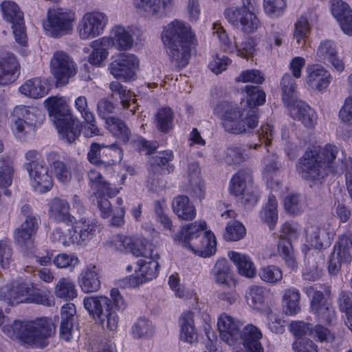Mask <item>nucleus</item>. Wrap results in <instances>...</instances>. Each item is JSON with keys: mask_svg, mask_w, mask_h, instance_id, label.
<instances>
[{"mask_svg": "<svg viewBox=\"0 0 352 352\" xmlns=\"http://www.w3.org/2000/svg\"><path fill=\"white\" fill-rule=\"evenodd\" d=\"M245 102L240 105L222 101L217 104L214 111L221 114L222 125L225 130L233 134L246 133L257 126L258 118L257 107L265 102V93L259 87L245 86Z\"/></svg>", "mask_w": 352, "mask_h": 352, "instance_id": "f257e3e1", "label": "nucleus"}, {"mask_svg": "<svg viewBox=\"0 0 352 352\" xmlns=\"http://www.w3.org/2000/svg\"><path fill=\"white\" fill-rule=\"evenodd\" d=\"M344 153L333 144L313 147L305 151L298 160L297 170L309 186H320L329 172L343 170Z\"/></svg>", "mask_w": 352, "mask_h": 352, "instance_id": "f03ea898", "label": "nucleus"}, {"mask_svg": "<svg viewBox=\"0 0 352 352\" xmlns=\"http://www.w3.org/2000/svg\"><path fill=\"white\" fill-rule=\"evenodd\" d=\"M161 36L171 61L179 69L186 67L190 58L192 46L196 45L190 27L175 20L164 28Z\"/></svg>", "mask_w": 352, "mask_h": 352, "instance_id": "7ed1b4c3", "label": "nucleus"}, {"mask_svg": "<svg viewBox=\"0 0 352 352\" xmlns=\"http://www.w3.org/2000/svg\"><path fill=\"white\" fill-rule=\"evenodd\" d=\"M111 298L105 296H91L83 300L85 309L98 321L102 328L116 331L118 327V313L123 311L127 303L120 291L113 288L110 291Z\"/></svg>", "mask_w": 352, "mask_h": 352, "instance_id": "20e7f679", "label": "nucleus"}, {"mask_svg": "<svg viewBox=\"0 0 352 352\" xmlns=\"http://www.w3.org/2000/svg\"><path fill=\"white\" fill-rule=\"evenodd\" d=\"M2 331L10 338H16L31 347L44 348L48 338L55 333L51 320L41 318L34 321H14L12 324H6Z\"/></svg>", "mask_w": 352, "mask_h": 352, "instance_id": "39448f33", "label": "nucleus"}, {"mask_svg": "<svg viewBox=\"0 0 352 352\" xmlns=\"http://www.w3.org/2000/svg\"><path fill=\"white\" fill-rule=\"evenodd\" d=\"M102 149L120 152L119 147L115 144L106 145L104 144L96 142L91 143L87 153V159L90 163L99 166L97 168L91 170L88 173V178L91 187L96 189L98 193L104 196L107 195L108 197H111L116 195L118 191L116 188H111V183L106 179L105 176L102 175V170L104 168L107 171L112 170V164H114L115 162L113 160L107 161L106 159L102 156Z\"/></svg>", "mask_w": 352, "mask_h": 352, "instance_id": "423d86ee", "label": "nucleus"}, {"mask_svg": "<svg viewBox=\"0 0 352 352\" xmlns=\"http://www.w3.org/2000/svg\"><path fill=\"white\" fill-rule=\"evenodd\" d=\"M49 116L62 140L72 144L80 136L82 123L73 116L63 98L50 97L45 100Z\"/></svg>", "mask_w": 352, "mask_h": 352, "instance_id": "0eeeda50", "label": "nucleus"}, {"mask_svg": "<svg viewBox=\"0 0 352 352\" xmlns=\"http://www.w3.org/2000/svg\"><path fill=\"white\" fill-rule=\"evenodd\" d=\"M206 228L205 221L188 223L175 236L174 240L199 256L208 257L215 252L217 243L214 235L210 231L205 232L200 236Z\"/></svg>", "mask_w": 352, "mask_h": 352, "instance_id": "6e6552de", "label": "nucleus"}, {"mask_svg": "<svg viewBox=\"0 0 352 352\" xmlns=\"http://www.w3.org/2000/svg\"><path fill=\"white\" fill-rule=\"evenodd\" d=\"M0 300L8 305L27 302L49 307L52 302L46 295L34 290L24 283H12L0 287Z\"/></svg>", "mask_w": 352, "mask_h": 352, "instance_id": "1a4fd4ad", "label": "nucleus"}, {"mask_svg": "<svg viewBox=\"0 0 352 352\" xmlns=\"http://www.w3.org/2000/svg\"><path fill=\"white\" fill-rule=\"evenodd\" d=\"M75 14L72 11L62 8L48 9L47 18L43 23L46 34L54 38L69 34L73 28Z\"/></svg>", "mask_w": 352, "mask_h": 352, "instance_id": "9d476101", "label": "nucleus"}, {"mask_svg": "<svg viewBox=\"0 0 352 352\" xmlns=\"http://www.w3.org/2000/svg\"><path fill=\"white\" fill-rule=\"evenodd\" d=\"M50 71L56 79V86L63 87L68 84L69 79L77 72L76 65L65 52L57 51L50 60Z\"/></svg>", "mask_w": 352, "mask_h": 352, "instance_id": "9b49d317", "label": "nucleus"}, {"mask_svg": "<svg viewBox=\"0 0 352 352\" xmlns=\"http://www.w3.org/2000/svg\"><path fill=\"white\" fill-rule=\"evenodd\" d=\"M224 15L232 25L243 32H253L261 25L254 11L244 6L230 7L225 10Z\"/></svg>", "mask_w": 352, "mask_h": 352, "instance_id": "f8f14e48", "label": "nucleus"}, {"mask_svg": "<svg viewBox=\"0 0 352 352\" xmlns=\"http://www.w3.org/2000/svg\"><path fill=\"white\" fill-rule=\"evenodd\" d=\"M1 7L4 19L12 23L15 41L21 45H25L28 38L24 25L23 14L19 7L12 1H3Z\"/></svg>", "mask_w": 352, "mask_h": 352, "instance_id": "ddd939ff", "label": "nucleus"}, {"mask_svg": "<svg viewBox=\"0 0 352 352\" xmlns=\"http://www.w3.org/2000/svg\"><path fill=\"white\" fill-rule=\"evenodd\" d=\"M298 236V231L296 226L287 222L283 224L278 249L286 265L292 270H296L298 265L291 240L297 239Z\"/></svg>", "mask_w": 352, "mask_h": 352, "instance_id": "4468645a", "label": "nucleus"}, {"mask_svg": "<svg viewBox=\"0 0 352 352\" xmlns=\"http://www.w3.org/2000/svg\"><path fill=\"white\" fill-rule=\"evenodd\" d=\"M108 22L105 14L100 12L86 13L78 25V33L82 39L94 38L102 33Z\"/></svg>", "mask_w": 352, "mask_h": 352, "instance_id": "2eb2a0df", "label": "nucleus"}, {"mask_svg": "<svg viewBox=\"0 0 352 352\" xmlns=\"http://www.w3.org/2000/svg\"><path fill=\"white\" fill-rule=\"evenodd\" d=\"M313 292L311 300V310L315 315L319 322L326 324H334L336 321V311L331 304L324 298L323 293L320 291H315L312 287L307 288Z\"/></svg>", "mask_w": 352, "mask_h": 352, "instance_id": "dca6fc26", "label": "nucleus"}, {"mask_svg": "<svg viewBox=\"0 0 352 352\" xmlns=\"http://www.w3.org/2000/svg\"><path fill=\"white\" fill-rule=\"evenodd\" d=\"M139 66L138 58L132 54H123L110 64L111 74L116 78L124 81L131 80Z\"/></svg>", "mask_w": 352, "mask_h": 352, "instance_id": "f3484780", "label": "nucleus"}, {"mask_svg": "<svg viewBox=\"0 0 352 352\" xmlns=\"http://www.w3.org/2000/svg\"><path fill=\"white\" fill-rule=\"evenodd\" d=\"M243 323L227 314H222L218 318L217 327L221 339L230 346L237 344L240 339V330Z\"/></svg>", "mask_w": 352, "mask_h": 352, "instance_id": "a211bd4d", "label": "nucleus"}, {"mask_svg": "<svg viewBox=\"0 0 352 352\" xmlns=\"http://www.w3.org/2000/svg\"><path fill=\"white\" fill-rule=\"evenodd\" d=\"M20 65L16 56L10 52L0 55V85L14 82L19 75Z\"/></svg>", "mask_w": 352, "mask_h": 352, "instance_id": "6ab92c4d", "label": "nucleus"}, {"mask_svg": "<svg viewBox=\"0 0 352 352\" xmlns=\"http://www.w3.org/2000/svg\"><path fill=\"white\" fill-rule=\"evenodd\" d=\"M31 184L34 190L40 193L49 191L53 186L52 178L48 173V168L42 163L27 169Z\"/></svg>", "mask_w": 352, "mask_h": 352, "instance_id": "aec40b11", "label": "nucleus"}, {"mask_svg": "<svg viewBox=\"0 0 352 352\" xmlns=\"http://www.w3.org/2000/svg\"><path fill=\"white\" fill-rule=\"evenodd\" d=\"M104 45L112 46L119 50H129L133 45V38L130 31L120 25L113 28L109 37H103Z\"/></svg>", "mask_w": 352, "mask_h": 352, "instance_id": "412c9836", "label": "nucleus"}, {"mask_svg": "<svg viewBox=\"0 0 352 352\" xmlns=\"http://www.w3.org/2000/svg\"><path fill=\"white\" fill-rule=\"evenodd\" d=\"M331 12L338 20L342 31L349 36H352V10L349 6L342 0H333Z\"/></svg>", "mask_w": 352, "mask_h": 352, "instance_id": "4be33fe9", "label": "nucleus"}, {"mask_svg": "<svg viewBox=\"0 0 352 352\" xmlns=\"http://www.w3.org/2000/svg\"><path fill=\"white\" fill-rule=\"evenodd\" d=\"M307 83L309 87L322 91L329 86L331 76L323 67L318 65H309L307 68Z\"/></svg>", "mask_w": 352, "mask_h": 352, "instance_id": "5701e85b", "label": "nucleus"}, {"mask_svg": "<svg viewBox=\"0 0 352 352\" xmlns=\"http://www.w3.org/2000/svg\"><path fill=\"white\" fill-rule=\"evenodd\" d=\"M46 160L55 177L63 184L69 183L72 177L71 168L60 160L58 153L50 151L46 155Z\"/></svg>", "mask_w": 352, "mask_h": 352, "instance_id": "b1692460", "label": "nucleus"}, {"mask_svg": "<svg viewBox=\"0 0 352 352\" xmlns=\"http://www.w3.org/2000/svg\"><path fill=\"white\" fill-rule=\"evenodd\" d=\"M332 236L329 227L326 226H313L307 230V242L316 250L329 246Z\"/></svg>", "mask_w": 352, "mask_h": 352, "instance_id": "393cba45", "label": "nucleus"}, {"mask_svg": "<svg viewBox=\"0 0 352 352\" xmlns=\"http://www.w3.org/2000/svg\"><path fill=\"white\" fill-rule=\"evenodd\" d=\"M240 339L237 343L243 344L244 347L250 352H263V348L260 342L262 333L259 329L252 324H248L240 331Z\"/></svg>", "mask_w": 352, "mask_h": 352, "instance_id": "a878e982", "label": "nucleus"}, {"mask_svg": "<svg viewBox=\"0 0 352 352\" xmlns=\"http://www.w3.org/2000/svg\"><path fill=\"white\" fill-rule=\"evenodd\" d=\"M79 284L85 293L96 292L100 287L99 269L93 265H88L79 276Z\"/></svg>", "mask_w": 352, "mask_h": 352, "instance_id": "bb28decb", "label": "nucleus"}, {"mask_svg": "<svg viewBox=\"0 0 352 352\" xmlns=\"http://www.w3.org/2000/svg\"><path fill=\"white\" fill-rule=\"evenodd\" d=\"M187 190L197 198L201 199L205 195L204 184L200 177V168L198 163H190L187 168Z\"/></svg>", "mask_w": 352, "mask_h": 352, "instance_id": "cd10ccee", "label": "nucleus"}, {"mask_svg": "<svg viewBox=\"0 0 352 352\" xmlns=\"http://www.w3.org/2000/svg\"><path fill=\"white\" fill-rule=\"evenodd\" d=\"M69 210V204L65 199L54 198L49 204V216L56 222L72 223L74 217L71 215Z\"/></svg>", "mask_w": 352, "mask_h": 352, "instance_id": "c85d7f7f", "label": "nucleus"}, {"mask_svg": "<svg viewBox=\"0 0 352 352\" xmlns=\"http://www.w3.org/2000/svg\"><path fill=\"white\" fill-rule=\"evenodd\" d=\"M291 113L294 119L300 121L307 128H312L316 124V112L302 101L294 104Z\"/></svg>", "mask_w": 352, "mask_h": 352, "instance_id": "c756f323", "label": "nucleus"}, {"mask_svg": "<svg viewBox=\"0 0 352 352\" xmlns=\"http://www.w3.org/2000/svg\"><path fill=\"white\" fill-rule=\"evenodd\" d=\"M172 208L177 217L184 221H191L196 217V208L188 197L178 195L172 202Z\"/></svg>", "mask_w": 352, "mask_h": 352, "instance_id": "7c9ffc66", "label": "nucleus"}, {"mask_svg": "<svg viewBox=\"0 0 352 352\" xmlns=\"http://www.w3.org/2000/svg\"><path fill=\"white\" fill-rule=\"evenodd\" d=\"M49 86L45 80L41 78H34L27 80L19 87V91L24 96L39 98L46 95Z\"/></svg>", "mask_w": 352, "mask_h": 352, "instance_id": "2f4dec72", "label": "nucleus"}, {"mask_svg": "<svg viewBox=\"0 0 352 352\" xmlns=\"http://www.w3.org/2000/svg\"><path fill=\"white\" fill-rule=\"evenodd\" d=\"M180 339L188 343L197 340L198 333L194 324L193 314L191 311L184 313L180 318Z\"/></svg>", "mask_w": 352, "mask_h": 352, "instance_id": "473e14b6", "label": "nucleus"}, {"mask_svg": "<svg viewBox=\"0 0 352 352\" xmlns=\"http://www.w3.org/2000/svg\"><path fill=\"white\" fill-rule=\"evenodd\" d=\"M228 256L237 267L239 273L247 278H252L256 274L254 263L249 256L236 252H230Z\"/></svg>", "mask_w": 352, "mask_h": 352, "instance_id": "72a5a7b5", "label": "nucleus"}, {"mask_svg": "<svg viewBox=\"0 0 352 352\" xmlns=\"http://www.w3.org/2000/svg\"><path fill=\"white\" fill-rule=\"evenodd\" d=\"M146 6L144 4L142 6H139L136 0H133L135 7L146 16H155L163 11L168 10L173 4V0H146Z\"/></svg>", "mask_w": 352, "mask_h": 352, "instance_id": "f704fd0d", "label": "nucleus"}, {"mask_svg": "<svg viewBox=\"0 0 352 352\" xmlns=\"http://www.w3.org/2000/svg\"><path fill=\"white\" fill-rule=\"evenodd\" d=\"M105 122L109 132L123 143H126L130 140L131 131L121 119L109 116L106 118Z\"/></svg>", "mask_w": 352, "mask_h": 352, "instance_id": "c9c22d12", "label": "nucleus"}, {"mask_svg": "<svg viewBox=\"0 0 352 352\" xmlns=\"http://www.w3.org/2000/svg\"><path fill=\"white\" fill-rule=\"evenodd\" d=\"M210 274L217 284L228 285L232 279V272L228 261L224 258L218 259L211 270Z\"/></svg>", "mask_w": 352, "mask_h": 352, "instance_id": "e433bc0d", "label": "nucleus"}, {"mask_svg": "<svg viewBox=\"0 0 352 352\" xmlns=\"http://www.w3.org/2000/svg\"><path fill=\"white\" fill-rule=\"evenodd\" d=\"M300 294L296 288L287 289L283 296V310L287 315L293 316L300 311Z\"/></svg>", "mask_w": 352, "mask_h": 352, "instance_id": "4c0bfd02", "label": "nucleus"}, {"mask_svg": "<svg viewBox=\"0 0 352 352\" xmlns=\"http://www.w3.org/2000/svg\"><path fill=\"white\" fill-rule=\"evenodd\" d=\"M282 98L287 106L293 105L296 101V84L293 77L285 74L280 82Z\"/></svg>", "mask_w": 352, "mask_h": 352, "instance_id": "58836bf2", "label": "nucleus"}, {"mask_svg": "<svg viewBox=\"0 0 352 352\" xmlns=\"http://www.w3.org/2000/svg\"><path fill=\"white\" fill-rule=\"evenodd\" d=\"M252 176L249 171L239 170L231 179L229 190L231 194L241 195L247 187V184L251 182Z\"/></svg>", "mask_w": 352, "mask_h": 352, "instance_id": "ea45409f", "label": "nucleus"}, {"mask_svg": "<svg viewBox=\"0 0 352 352\" xmlns=\"http://www.w3.org/2000/svg\"><path fill=\"white\" fill-rule=\"evenodd\" d=\"M174 113L169 107H163L155 114V126L160 132L168 133L173 128Z\"/></svg>", "mask_w": 352, "mask_h": 352, "instance_id": "a19ab883", "label": "nucleus"}, {"mask_svg": "<svg viewBox=\"0 0 352 352\" xmlns=\"http://www.w3.org/2000/svg\"><path fill=\"white\" fill-rule=\"evenodd\" d=\"M278 202L274 195H270L267 203L260 212L261 220L267 223L270 229L273 230L278 219Z\"/></svg>", "mask_w": 352, "mask_h": 352, "instance_id": "79ce46f5", "label": "nucleus"}, {"mask_svg": "<svg viewBox=\"0 0 352 352\" xmlns=\"http://www.w3.org/2000/svg\"><path fill=\"white\" fill-rule=\"evenodd\" d=\"M15 168L14 162L9 157L0 158V187L8 188L12 185Z\"/></svg>", "mask_w": 352, "mask_h": 352, "instance_id": "37998d69", "label": "nucleus"}, {"mask_svg": "<svg viewBox=\"0 0 352 352\" xmlns=\"http://www.w3.org/2000/svg\"><path fill=\"white\" fill-rule=\"evenodd\" d=\"M131 252L135 256L148 258H160V254L155 252V246L145 239L134 240Z\"/></svg>", "mask_w": 352, "mask_h": 352, "instance_id": "c03bdc74", "label": "nucleus"}, {"mask_svg": "<svg viewBox=\"0 0 352 352\" xmlns=\"http://www.w3.org/2000/svg\"><path fill=\"white\" fill-rule=\"evenodd\" d=\"M159 258H148V261L140 260L138 263L139 266L138 272L144 282L151 280L156 278L158 274Z\"/></svg>", "mask_w": 352, "mask_h": 352, "instance_id": "a18cd8bd", "label": "nucleus"}, {"mask_svg": "<svg viewBox=\"0 0 352 352\" xmlns=\"http://www.w3.org/2000/svg\"><path fill=\"white\" fill-rule=\"evenodd\" d=\"M268 292L261 286L253 285L246 294L248 304L255 309H261L265 302Z\"/></svg>", "mask_w": 352, "mask_h": 352, "instance_id": "49530a36", "label": "nucleus"}, {"mask_svg": "<svg viewBox=\"0 0 352 352\" xmlns=\"http://www.w3.org/2000/svg\"><path fill=\"white\" fill-rule=\"evenodd\" d=\"M54 293L58 298L72 300L76 297L77 290L74 283L67 278H61L54 287Z\"/></svg>", "mask_w": 352, "mask_h": 352, "instance_id": "de8ad7c7", "label": "nucleus"}, {"mask_svg": "<svg viewBox=\"0 0 352 352\" xmlns=\"http://www.w3.org/2000/svg\"><path fill=\"white\" fill-rule=\"evenodd\" d=\"M41 116L40 111L36 107L24 105L16 106L11 114L12 122L37 120L38 117Z\"/></svg>", "mask_w": 352, "mask_h": 352, "instance_id": "09e8293b", "label": "nucleus"}, {"mask_svg": "<svg viewBox=\"0 0 352 352\" xmlns=\"http://www.w3.org/2000/svg\"><path fill=\"white\" fill-rule=\"evenodd\" d=\"M174 158V154L171 150H165L158 152L153 157L152 164L159 166L165 174H170L174 171L175 167L170 162Z\"/></svg>", "mask_w": 352, "mask_h": 352, "instance_id": "8fccbe9b", "label": "nucleus"}, {"mask_svg": "<svg viewBox=\"0 0 352 352\" xmlns=\"http://www.w3.org/2000/svg\"><path fill=\"white\" fill-rule=\"evenodd\" d=\"M96 226L94 223L85 219H80L72 230L76 231L78 243L90 240L96 232Z\"/></svg>", "mask_w": 352, "mask_h": 352, "instance_id": "3c124183", "label": "nucleus"}, {"mask_svg": "<svg viewBox=\"0 0 352 352\" xmlns=\"http://www.w3.org/2000/svg\"><path fill=\"white\" fill-rule=\"evenodd\" d=\"M90 46L93 51L89 56V63L93 65H100L108 55L105 48L107 45H104L103 38H101L92 41Z\"/></svg>", "mask_w": 352, "mask_h": 352, "instance_id": "603ef678", "label": "nucleus"}, {"mask_svg": "<svg viewBox=\"0 0 352 352\" xmlns=\"http://www.w3.org/2000/svg\"><path fill=\"white\" fill-rule=\"evenodd\" d=\"M21 212L25 219L20 226L36 235L40 221L38 216L33 214L30 206L26 204L22 206Z\"/></svg>", "mask_w": 352, "mask_h": 352, "instance_id": "864d4df0", "label": "nucleus"}, {"mask_svg": "<svg viewBox=\"0 0 352 352\" xmlns=\"http://www.w3.org/2000/svg\"><path fill=\"white\" fill-rule=\"evenodd\" d=\"M131 333L135 338H147L154 333V328L150 320L140 318L132 326Z\"/></svg>", "mask_w": 352, "mask_h": 352, "instance_id": "5fc2aeb1", "label": "nucleus"}, {"mask_svg": "<svg viewBox=\"0 0 352 352\" xmlns=\"http://www.w3.org/2000/svg\"><path fill=\"white\" fill-rule=\"evenodd\" d=\"M349 260L350 256L347 251L342 250V249L336 245L334 252L329 261L328 271L329 274L331 275L337 274L340 269L341 263L342 262H348Z\"/></svg>", "mask_w": 352, "mask_h": 352, "instance_id": "6e6d98bb", "label": "nucleus"}, {"mask_svg": "<svg viewBox=\"0 0 352 352\" xmlns=\"http://www.w3.org/2000/svg\"><path fill=\"white\" fill-rule=\"evenodd\" d=\"M34 236V234L21 226L16 228L14 231L15 243L23 250L33 249Z\"/></svg>", "mask_w": 352, "mask_h": 352, "instance_id": "4d7b16f0", "label": "nucleus"}, {"mask_svg": "<svg viewBox=\"0 0 352 352\" xmlns=\"http://www.w3.org/2000/svg\"><path fill=\"white\" fill-rule=\"evenodd\" d=\"M67 232V234L65 233L60 228L54 229L51 234L52 241L64 246H68L70 243H78L76 231L69 229Z\"/></svg>", "mask_w": 352, "mask_h": 352, "instance_id": "13d9d810", "label": "nucleus"}, {"mask_svg": "<svg viewBox=\"0 0 352 352\" xmlns=\"http://www.w3.org/2000/svg\"><path fill=\"white\" fill-rule=\"evenodd\" d=\"M245 234L244 226L239 221L234 220L228 223L223 236L227 241H236L243 239Z\"/></svg>", "mask_w": 352, "mask_h": 352, "instance_id": "bf43d9fd", "label": "nucleus"}, {"mask_svg": "<svg viewBox=\"0 0 352 352\" xmlns=\"http://www.w3.org/2000/svg\"><path fill=\"white\" fill-rule=\"evenodd\" d=\"M310 30L311 28L307 18L301 16L295 23L293 37L298 44H304Z\"/></svg>", "mask_w": 352, "mask_h": 352, "instance_id": "052dcab7", "label": "nucleus"}, {"mask_svg": "<svg viewBox=\"0 0 352 352\" xmlns=\"http://www.w3.org/2000/svg\"><path fill=\"white\" fill-rule=\"evenodd\" d=\"M259 276L265 282L276 284L282 280L283 274L278 267L274 265H269L260 270Z\"/></svg>", "mask_w": 352, "mask_h": 352, "instance_id": "680f3d73", "label": "nucleus"}, {"mask_svg": "<svg viewBox=\"0 0 352 352\" xmlns=\"http://www.w3.org/2000/svg\"><path fill=\"white\" fill-rule=\"evenodd\" d=\"M285 0H263V8L267 14L271 17H278L285 11Z\"/></svg>", "mask_w": 352, "mask_h": 352, "instance_id": "e2e57ef3", "label": "nucleus"}, {"mask_svg": "<svg viewBox=\"0 0 352 352\" xmlns=\"http://www.w3.org/2000/svg\"><path fill=\"white\" fill-rule=\"evenodd\" d=\"M134 239L130 236L117 234L110 241V245L114 250L120 252H130L133 247Z\"/></svg>", "mask_w": 352, "mask_h": 352, "instance_id": "0e129e2a", "label": "nucleus"}, {"mask_svg": "<svg viewBox=\"0 0 352 352\" xmlns=\"http://www.w3.org/2000/svg\"><path fill=\"white\" fill-rule=\"evenodd\" d=\"M12 122V131L19 138L23 137L26 134L31 133L34 131L35 126L37 120H32L29 119L28 121H15Z\"/></svg>", "mask_w": 352, "mask_h": 352, "instance_id": "69168bd1", "label": "nucleus"}, {"mask_svg": "<svg viewBox=\"0 0 352 352\" xmlns=\"http://www.w3.org/2000/svg\"><path fill=\"white\" fill-rule=\"evenodd\" d=\"M79 335L77 322H60V336L63 340L69 342L74 338H78Z\"/></svg>", "mask_w": 352, "mask_h": 352, "instance_id": "338daca9", "label": "nucleus"}, {"mask_svg": "<svg viewBox=\"0 0 352 352\" xmlns=\"http://www.w3.org/2000/svg\"><path fill=\"white\" fill-rule=\"evenodd\" d=\"M337 50L335 43L332 41L324 40L318 46L317 56L320 60L326 61L333 55H336Z\"/></svg>", "mask_w": 352, "mask_h": 352, "instance_id": "774afa93", "label": "nucleus"}]
</instances>
